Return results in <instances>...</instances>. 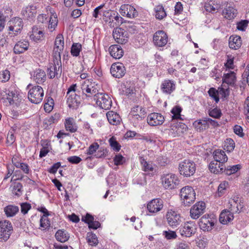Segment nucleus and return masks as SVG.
I'll use <instances>...</instances> for the list:
<instances>
[{
	"label": "nucleus",
	"mask_w": 249,
	"mask_h": 249,
	"mask_svg": "<svg viewBox=\"0 0 249 249\" xmlns=\"http://www.w3.org/2000/svg\"><path fill=\"white\" fill-rule=\"evenodd\" d=\"M44 105V109L46 112L49 113L51 112L53 108L54 104L53 100L52 97H48Z\"/></svg>",
	"instance_id": "obj_50"
},
{
	"label": "nucleus",
	"mask_w": 249,
	"mask_h": 249,
	"mask_svg": "<svg viewBox=\"0 0 249 249\" xmlns=\"http://www.w3.org/2000/svg\"><path fill=\"white\" fill-rule=\"evenodd\" d=\"M103 19L106 22H108L109 26L112 28H118L123 23V18L118 13L113 10L103 11Z\"/></svg>",
	"instance_id": "obj_3"
},
{
	"label": "nucleus",
	"mask_w": 249,
	"mask_h": 249,
	"mask_svg": "<svg viewBox=\"0 0 249 249\" xmlns=\"http://www.w3.org/2000/svg\"><path fill=\"white\" fill-rule=\"evenodd\" d=\"M108 155V150L106 148L101 147L100 149L95 154L94 157L96 158H102L107 157Z\"/></svg>",
	"instance_id": "obj_60"
},
{
	"label": "nucleus",
	"mask_w": 249,
	"mask_h": 249,
	"mask_svg": "<svg viewBox=\"0 0 249 249\" xmlns=\"http://www.w3.org/2000/svg\"><path fill=\"white\" fill-rule=\"evenodd\" d=\"M99 148V145L97 142H94L91 144L88 149L87 150V155H92L94 154Z\"/></svg>",
	"instance_id": "obj_61"
},
{
	"label": "nucleus",
	"mask_w": 249,
	"mask_h": 249,
	"mask_svg": "<svg viewBox=\"0 0 249 249\" xmlns=\"http://www.w3.org/2000/svg\"><path fill=\"white\" fill-rule=\"evenodd\" d=\"M224 147V149L229 152L232 151L235 147L234 141L231 138L227 139L225 141Z\"/></svg>",
	"instance_id": "obj_51"
},
{
	"label": "nucleus",
	"mask_w": 249,
	"mask_h": 249,
	"mask_svg": "<svg viewBox=\"0 0 249 249\" xmlns=\"http://www.w3.org/2000/svg\"><path fill=\"white\" fill-rule=\"evenodd\" d=\"M219 93L221 95V98L223 99H227L230 95V89L229 87L225 89L223 87L218 88Z\"/></svg>",
	"instance_id": "obj_58"
},
{
	"label": "nucleus",
	"mask_w": 249,
	"mask_h": 249,
	"mask_svg": "<svg viewBox=\"0 0 249 249\" xmlns=\"http://www.w3.org/2000/svg\"><path fill=\"white\" fill-rule=\"evenodd\" d=\"M205 203L204 202H198L190 209L191 217L194 219H197L200 215L205 212Z\"/></svg>",
	"instance_id": "obj_17"
},
{
	"label": "nucleus",
	"mask_w": 249,
	"mask_h": 249,
	"mask_svg": "<svg viewBox=\"0 0 249 249\" xmlns=\"http://www.w3.org/2000/svg\"><path fill=\"white\" fill-rule=\"evenodd\" d=\"M166 218L168 225L173 229L177 228L181 221L180 214L172 210L167 212Z\"/></svg>",
	"instance_id": "obj_10"
},
{
	"label": "nucleus",
	"mask_w": 249,
	"mask_h": 249,
	"mask_svg": "<svg viewBox=\"0 0 249 249\" xmlns=\"http://www.w3.org/2000/svg\"><path fill=\"white\" fill-rule=\"evenodd\" d=\"M213 158L214 161L223 164L228 160V157L225 152L222 150H216L213 152Z\"/></svg>",
	"instance_id": "obj_32"
},
{
	"label": "nucleus",
	"mask_w": 249,
	"mask_h": 249,
	"mask_svg": "<svg viewBox=\"0 0 249 249\" xmlns=\"http://www.w3.org/2000/svg\"><path fill=\"white\" fill-rule=\"evenodd\" d=\"M155 17L159 19H162L166 16V13L162 5H158L155 8Z\"/></svg>",
	"instance_id": "obj_48"
},
{
	"label": "nucleus",
	"mask_w": 249,
	"mask_h": 249,
	"mask_svg": "<svg viewBox=\"0 0 249 249\" xmlns=\"http://www.w3.org/2000/svg\"><path fill=\"white\" fill-rule=\"evenodd\" d=\"M36 7L33 5L23 8L21 11V15L23 18L27 20H33L36 16Z\"/></svg>",
	"instance_id": "obj_19"
},
{
	"label": "nucleus",
	"mask_w": 249,
	"mask_h": 249,
	"mask_svg": "<svg viewBox=\"0 0 249 249\" xmlns=\"http://www.w3.org/2000/svg\"><path fill=\"white\" fill-rule=\"evenodd\" d=\"M63 49H60L58 48H53V62L54 64L59 66V67H62L61 60V53Z\"/></svg>",
	"instance_id": "obj_40"
},
{
	"label": "nucleus",
	"mask_w": 249,
	"mask_h": 249,
	"mask_svg": "<svg viewBox=\"0 0 249 249\" xmlns=\"http://www.w3.org/2000/svg\"><path fill=\"white\" fill-rule=\"evenodd\" d=\"M40 226L43 230H49L50 227V223L47 217L41 216L40 219Z\"/></svg>",
	"instance_id": "obj_56"
},
{
	"label": "nucleus",
	"mask_w": 249,
	"mask_h": 249,
	"mask_svg": "<svg viewBox=\"0 0 249 249\" xmlns=\"http://www.w3.org/2000/svg\"><path fill=\"white\" fill-rule=\"evenodd\" d=\"M67 96H68L67 103L70 108H76L80 104L81 99L80 96L76 93H71Z\"/></svg>",
	"instance_id": "obj_20"
},
{
	"label": "nucleus",
	"mask_w": 249,
	"mask_h": 249,
	"mask_svg": "<svg viewBox=\"0 0 249 249\" xmlns=\"http://www.w3.org/2000/svg\"><path fill=\"white\" fill-rule=\"evenodd\" d=\"M2 102L6 106L17 104L19 99L18 92L13 87L5 88L0 91Z\"/></svg>",
	"instance_id": "obj_2"
},
{
	"label": "nucleus",
	"mask_w": 249,
	"mask_h": 249,
	"mask_svg": "<svg viewBox=\"0 0 249 249\" xmlns=\"http://www.w3.org/2000/svg\"><path fill=\"white\" fill-rule=\"evenodd\" d=\"M82 45L79 43H73L71 47V54L74 57H77L79 55L80 52L82 51Z\"/></svg>",
	"instance_id": "obj_46"
},
{
	"label": "nucleus",
	"mask_w": 249,
	"mask_h": 249,
	"mask_svg": "<svg viewBox=\"0 0 249 249\" xmlns=\"http://www.w3.org/2000/svg\"><path fill=\"white\" fill-rule=\"evenodd\" d=\"M87 242L91 246H96L98 243V240L95 234L92 233H88L87 237Z\"/></svg>",
	"instance_id": "obj_53"
},
{
	"label": "nucleus",
	"mask_w": 249,
	"mask_h": 249,
	"mask_svg": "<svg viewBox=\"0 0 249 249\" xmlns=\"http://www.w3.org/2000/svg\"><path fill=\"white\" fill-rule=\"evenodd\" d=\"M4 212L7 217H12L18 212V207L17 206L9 205L4 208Z\"/></svg>",
	"instance_id": "obj_41"
},
{
	"label": "nucleus",
	"mask_w": 249,
	"mask_h": 249,
	"mask_svg": "<svg viewBox=\"0 0 249 249\" xmlns=\"http://www.w3.org/2000/svg\"><path fill=\"white\" fill-rule=\"evenodd\" d=\"M197 231V226L194 221H187L179 229V232L182 236L190 237L193 236Z\"/></svg>",
	"instance_id": "obj_8"
},
{
	"label": "nucleus",
	"mask_w": 249,
	"mask_h": 249,
	"mask_svg": "<svg viewBox=\"0 0 249 249\" xmlns=\"http://www.w3.org/2000/svg\"><path fill=\"white\" fill-rule=\"evenodd\" d=\"M140 161L142 165V170L145 172L153 171L154 168L152 164L148 163L142 157H140Z\"/></svg>",
	"instance_id": "obj_45"
},
{
	"label": "nucleus",
	"mask_w": 249,
	"mask_h": 249,
	"mask_svg": "<svg viewBox=\"0 0 249 249\" xmlns=\"http://www.w3.org/2000/svg\"><path fill=\"white\" fill-rule=\"evenodd\" d=\"M153 42L158 47H163L167 43L168 36L166 33L162 30L157 31L153 36Z\"/></svg>",
	"instance_id": "obj_14"
},
{
	"label": "nucleus",
	"mask_w": 249,
	"mask_h": 249,
	"mask_svg": "<svg viewBox=\"0 0 249 249\" xmlns=\"http://www.w3.org/2000/svg\"><path fill=\"white\" fill-rule=\"evenodd\" d=\"M21 206V212L23 214H25L27 213L29 210L31 209V205L27 202L22 203L20 204Z\"/></svg>",
	"instance_id": "obj_64"
},
{
	"label": "nucleus",
	"mask_w": 249,
	"mask_h": 249,
	"mask_svg": "<svg viewBox=\"0 0 249 249\" xmlns=\"http://www.w3.org/2000/svg\"><path fill=\"white\" fill-rule=\"evenodd\" d=\"M209 169L211 172L217 174L223 173L224 165L223 164L218 163L215 161H211L209 164Z\"/></svg>",
	"instance_id": "obj_31"
},
{
	"label": "nucleus",
	"mask_w": 249,
	"mask_h": 249,
	"mask_svg": "<svg viewBox=\"0 0 249 249\" xmlns=\"http://www.w3.org/2000/svg\"><path fill=\"white\" fill-rule=\"evenodd\" d=\"M109 145L116 152H118L121 149V145L116 141L115 137H111L108 140Z\"/></svg>",
	"instance_id": "obj_49"
},
{
	"label": "nucleus",
	"mask_w": 249,
	"mask_h": 249,
	"mask_svg": "<svg viewBox=\"0 0 249 249\" xmlns=\"http://www.w3.org/2000/svg\"><path fill=\"white\" fill-rule=\"evenodd\" d=\"M178 170L180 175L185 177H189L195 174L196 165L191 160H185L179 163Z\"/></svg>",
	"instance_id": "obj_4"
},
{
	"label": "nucleus",
	"mask_w": 249,
	"mask_h": 249,
	"mask_svg": "<svg viewBox=\"0 0 249 249\" xmlns=\"http://www.w3.org/2000/svg\"><path fill=\"white\" fill-rule=\"evenodd\" d=\"M241 168V166L240 164H237L232 166H228L226 167L224 166L223 173L227 175H231V174L236 173Z\"/></svg>",
	"instance_id": "obj_44"
},
{
	"label": "nucleus",
	"mask_w": 249,
	"mask_h": 249,
	"mask_svg": "<svg viewBox=\"0 0 249 249\" xmlns=\"http://www.w3.org/2000/svg\"><path fill=\"white\" fill-rule=\"evenodd\" d=\"M56 239L60 242L64 243L69 239V234L64 230H59L55 234Z\"/></svg>",
	"instance_id": "obj_37"
},
{
	"label": "nucleus",
	"mask_w": 249,
	"mask_h": 249,
	"mask_svg": "<svg viewBox=\"0 0 249 249\" xmlns=\"http://www.w3.org/2000/svg\"><path fill=\"white\" fill-rule=\"evenodd\" d=\"M236 10L231 6H229L223 10V15L228 19L234 18L236 15Z\"/></svg>",
	"instance_id": "obj_38"
},
{
	"label": "nucleus",
	"mask_w": 249,
	"mask_h": 249,
	"mask_svg": "<svg viewBox=\"0 0 249 249\" xmlns=\"http://www.w3.org/2000/svg\"><path fill=\"white\" fill-rule=\"evenodd\" d=\"M11 22L15 27V32L16 33L15 34L16 35L22 29L23 25L22 19L20 18L15 17L13 18Z\"/></svg>",
	"instance_id": "obj_43"
},
{
	"label": "nucleus",
	"mask_w": 249,
	"mask_h": 249,
	"mask_svg": "<svg viewBox=\"0 0 249 249\" xmlns=\"http://www.w3.org/2000/svg\"><path fill=\"white\" fill-rule=\"evenodd\" d=\"M95 101L101 108L105 110L109 109L112 105L111 99L106 93L100 92Z\"/></svg>",
	"instance_id": "obj_11"
},
{
	"label": "nucleus",
	"mask_w": 249,
	"mask_h": 249,
	"mask_svg": "<svg viewBox=\"0 0 249 249\" xmlns=\"http://www.w3.org/2000/svg\"><path fill=\"white\" fill-rule=\"evenodd\" d=\"M33 80L38 84H42L44 83L46 78V75L45 71L41 69H37L33 71V73H31Z\"/></svg>",
	"instance_id": "obj_25"
},
{
	"label": "nucleus",
	"mask_w": 249,
	"mask_h": 249,
	"mask_svg": "<svg viewBox=\"0 0 249 249\" xmlns=\"http://www.w3.org/2000/svg\"><path fill=\"white\" fill-rule=\"evenodd\" d=\"M234 218L233 214L228 210H224L219 215V220L221 223L226 224L232 221Z\"/></svg>",
	"instance_id": "obj_27"
},
{
	"label": "nucleus",
	"mask_w": 249,
	"mask_h": 249,
	"mask_svg": "<svg viewBox=\"0 0 249 249\" xmlns=\"http://www.w3.org/2000/svg\"><path fill=\"white\" fill-rule=\"evenodd\" d=\"M113 36L119 44H124L128 41L127 32L121 28H116L113 31Z\"/></svg>",
	"instance_id": "obj_12"
},
{
	"label": "nucleus",
	"mask_w": 249,
	"mask_h": 249,
	"mask_svg": "<svg viewBox=\"0 0 249 249\" xmlns=\"http://www.w3.org/2000/svg\"><path fill=\"white\" fill-rule=\"evenodd\" d=\"M228 210L233 214L236 213H239V211L243 208V204L241 203V201L239 203H236L235 201H230Z\"/></svg>",
	"instance_id": "obj_35"
},
{
	"label": "nucleus",
	"mask_w": 249,
	"mask_h": 249,
	"mask_svg": "<svg viewBox=\"0 0 249 249\" xmlns=\"http://www.w3.org/2000/svg\"><path fill=\"white\" fill-rule=\"evenodd\" d=\"M163 235L167 240L175 239L177 237L176 231L170 230L164 231L163 232Z\"/></svg>",
	"instance_id": "obj_59"
},
{
	"label": "nucleus",
	"mask_w": 249,
	"mask_h": 249,
	"mask_svg": "<svg viewBox=\"0 0 249 249\" xmlns=\"http://www.w3.org/2000/svg\"><path fill=\"white\" fill-rule=\"evenodd\" d=\"M65 127L67 131L74 133L77 130V126L72 118L69 117L65 119Z\"/></svg>",
	"instance_id": "obj_33"
},
{
	"label": "nucleus",
	"mask_w": 249,
	"mask_h": 249,
	"mask_svg": "<svg viewBox=\"0 0 249 249\" xmlns=\"http://www.w3.org/2000/svg\"><path fill=\"white\" fill-rule=\"evenodd\" d=\"M164 121V117L160 113L153 112L148 115L147 123L151 126L161 125Z\"/></svg>",
	"instance_id": "obj_18"
},
{
	"label": "nucleus",
	"mask_w": 249,
	"mask_h": 249,
	"mask_svg": "<svg viewBox=\"0 0 249 249\" xmlns=\"http://www.w3.org/2000/svg\"><path fill=\"white\" fill-rule=\"evenodd\" d=\"M213 120L211 119H208V120H199L196 121L193 123V125L195 128L199 132L205 130L208 127V122H211Z\"/></svg>",
	"instance_id": "obj_30"
},
{
	"label": "nucleus",
	"mask_w": 249,
	"mask_h": 249,
	"mask_svg": "<svg viewBox=\"0 0 249 249\" xmlns=\"http://www.w3.org/2000/svg\"><path fill=\"white\" fill-rule=\"evenodd\" d=\"M107 117L109 123L112 125H117L119 124L120 117L118 114L113 111H109L107 113Z\"/></svg>",
	"instance_id": "obj_34"
},
{
	"label": "nucleus",
	"mask_w": 249,
	"mask_h": 249,
	"mask_svg": "<svg viewBox=\"0 0 249 249\" xmlns=\"http://www.w3.org/2000/svg\"><path fill=\"white\" fill-rule=\"evenodd\" d=\"M110 54L116 59L121 58L124 55V51L118 45H112L108 48Z\"/></svg>",
	"instance_id": "obj_24"
},
{
	"label": "nucleus",
	"mask_w": 249,
	"mask_h": 249,
	"mask_svg": "<svg viewBox=\"0 0 249 249\" xmlns=\"http://www.w3.org/2000/svg\"><path fill=\"white\" fill-rule=\"evenodd\" d=\"M222 115L221 111L216 108L212 109L209 111V115L214 118H219Z\"/></svg>",
	"instance_id": "obj_63"
},
{
	"label": "nucleus",
	"mask_w": 249,
	"mask_h": 249,
	"mask_svg": "<svg viewBox=\"0 0 249 249\" xmlns=\"http://www.w3.org/2000/svg\"><path fill=\"white\" fill-rule=\"evenodd\" d=\"M218 91L214 88H211L209 91L208 94L210 97L213 98L216 103H218L219 101V98L218 96Z\"/></svg>",
	"instance_id": "obj_57"
},
{
	"label": "nucleus",
	"mask_w": 249,
	"mask_h": 249,
	"mask_svg": "<svg viewBox=\"0 0 249 249\" xmlns=\"http://www.w3.org/2000/svg\"><path fill=\"white\" fill-rule=\"evenodd\" d=\"M13 231V227L10 222L7 220L0 221V242L7 241Z\"/></svg>",
	"instance_id": "obj_7"
},
{
	"label": "nucleus",
	"mask_w": 249,
	"mask_h": 249,
	"mask_svg": "<svg viewBox=\"0 0 249 249\" xmlns=\"http://www.w3.org/2000/svg\"><path fill=\"white\" fill-rule=\"evenodd\" d=\"M62 72V67H59L56 64H51L50 65L49 67L47 70V74L50 78L53 79L55 76L57 77L61 75Z\"/></svg>",
	"instance_id": "obj_21"
},
{
	"label": "nucleus",
	"mask_w": 249,
	"mask_h": 249,
	"mask_svg": "<svg viewBox=\"0 0 249 249\" xmlns=\"http://www.w3.org/2000/svg\"><path fill=\"white\" fill-rule=\"evenodd\" d=\"M60 115L59 114L55 113L53 115L51 116L48 118H46L44 120L43 125L44 126L47 128L52 124L57 122L59 120Z\"/></svg>",
	"instance_id": "obj_42"
},
{
	"label": "nucleus",
	"mask_w": 249,
	"mask_h": 249,
	"mask_svg": "<svg viewBox=\"0 0 249 249\" xmlns=\"http://www.w3.org/2000/svg\"><path fill=\"white\" fill-rule=\"evenodd\" d=\"M180 196L185 206H189L196 199V193L191 186H187L182 188L180 192Z\"/></svg>",
	"instance_id": "obj_6"
},
{
	"label": "nucleus",
	"mask_w": 249,
	"mask_h": 249,
	"mask_svg": "<svg viewBox=\"0 0 249 249\" xmlns=\"http://www.w3.org/2000/svg\"><path fill=\"white\" fill-rule=\"evenodd\" d=\"M64 38L62 35L59 34L56 36L55 42H54V46L55 48H58L60 49H64Z\"/></svg>",
	"instance_id": "obj_52"
},
{
	"label": "nucleus",
	"mask_w": 249,
	"mask_h": 249,
	"mask_svg": "<svg viewBox=\"0 0 249 249\" xmlns=\"http://www.w3.org/2000/svg\"><path fill=\"white\" fill-rule=\"evenodd\" d=\"M162 183L166 189H173L175 188L179 183V180L175 174H167L164 175L162 178Z\"/></svg>",
	"instance_id": "obj_9"
},
{
	"label": "nucleus",
	"mask_w": 249,
	"mask_h": 249,
	"mask_svg": "<svg viewBox=\"0 0 249 249\" xmlns=\"http://www.w3.org/2000/svg\"><path fill=\"white\" fill-rule=\"evenodd\" d=\"M204 7L206 11L211 13H214L219 9L220 7V5L215 3L214 1L210 0L205 3Z\"/></svg>",
	"instance_id": "obj_39"
},
{
	"label": "nucleus",
	"mask_w": 249,
	"mask_h": 249,
	"mask_svg": "<svg viewBox=\"0 0 249 249\" xmlns=\"http://www.w3.org/2000/svg\"><path fill=\"white\" fill-rule=\"evenodd\" d=\"M228 185V182L226 181H223L219 185L217 189V195L218 196H222L225 193V190Z\"/></svg>",
	"instance_id": "obj_54"
},
{
	"label": "nucleus",
	"mask_w": 249,
	"mask_h": 249,
	"mask_svg": "<svg viewBox=\"0 0 249 249\" xmlns=\"http://www.w3.org/2000/svg\"><path fill=\"white\" fill-rule=\"evenodd\" d=\"M199 226L203 231H210L214 225V220H213L209 214H205L199 219Z\"/></svg>",
	"instance_id": "obj_15"
},
{
	"label": "nucleus",
	"mask_w": 249,
	"mask_h": 249,
	"mask_svg": "<svg viewBox=\"0 0 249 249\" xmlns=\"http://www.w3.org/2000/svg\"><path fill=\"white\" fill-rule=\"evenodd\" d=\"M43 36L44 33L42 31L38 30L36 27H33L32 32L30 35L31 39L35 41H37L41 40Z\"/></svg>",
	"instance_id": "obj_36"
},
{
	"label": "nucleus",
	"mask_w": 249,
	"mask_h": 249,
	"mask_svg": "<svg viewBox=\"0 0 249 249\" xmlns=\"http://www.w3.org/2000/svg\"><path fill=\"white\" fill-rule=\"evenodd\" d=\"M22 185L21 183L16 182L13 186V192L17 196H19L21 193Z\"/></svg>",
	"instance_id": "obj_62"
},
{
	"label": "nucleus",
	"mask_w": 249,
	"mask_h": 249,
	"mask_svg": "<svg viewBox=\"0 0 249 249\" xmlns=\"http://www.w3.org/2000/svg\"><path fill=\"white\" fill-rule=\"evenodd\" d=\"M44 97V90L39 86H35L28 91V98L34 104H38L41 102Z\"/></svg>",
	"instance_id": "obj_5"
},
{
	"label": "nucleus",
	"mask_w": 249,
	"mask_h": 249,
	"mask_svg": "<svg viewBox=\"0 0 249 249\" xmlns=\"http://www.w3.org/2000/svg\"><path fill=\"white\" fill-rule=\"evenodd\" d=\"M98 88L95 83L85 80L81 85L82 99L89 102L95 101L100 93Z\"/></svg>",
	"instance_id": "obj_1"
},
{
	"label": "nucleus",
	"mask_w": 249,
	"mask_h": 249,
	"mask_svg": "<svg viewBox=\"0 0 249 249\" xmlns=\"http://www.w3.org/2000/svg\"><path fill=\"white\" fill-rule=\"evenodd\" d=\"M120 9L122 11V14L125 15L128 18H134L138 15L135 8L129 4L122 5Z\"/></svg>",
	"instance_id": "obj_23"
},
{
	"label": "nucleus",
	"mask_w": 249,
	"mask_h": 249,
	"mask_svg": "<svg viewBox=\"0 0 249 249\" xmlns=\"http://www.w3.org/2000/svg\"><path fill=\"white\" fill-rule=\"evenodd\" d=\"M236 81V73L234 71H230L224 73L222 77V83H226L229 86L234 87Z\"/></svg>",
	"instance_id": "obj_26"
},
{
	"label": "nucleus",
	"mask_w": 249,
	"mask_h": 249,
	"mask_svg": "<svg viewBox=\"0 0 249 249\" xmlns=\"http://www.w3.org/2000/svg\"><path fill=\"white\" fill-rule=\"evenodd\" d=\"M182 108L180 106H175L171 111V112L173 114L172 116V120L176 119L182 120L180 114Z\"/></svg>",
	"instance_id": "obj_47"
},
{
	"label": "nucleus",
	"mask_w": 249,
	"mask_h": 249,
	"mask_svg": "<svg viewBox=\"0 0 249 249\" xmlns=\"http://www.w3.org/2000/svg\"><path fill=\"white\" fill-rule=\"evenodd\" d=\"M110 70L112 75L117 78H122L126 72L124 64L119 62L114 63L112 64Z\"/></svg>",
	"instance_id": "obj_16"
},
{
	"label": "nucleus",
	"mask_w": 249,
	"mask_h": 249,
	"mask_svg": "<svg viewBox=\"0 0 249 249\" xmlns=\"http://www.w3.org/2000/svg\"><path fill=\"white\" fill-rule=\"evenodd\" d=\"M163 208V201L160 198H154L148 202L147 209L148 212L152 213H156L160 211Z\"/></svg>",
	"instance_id": "obj_13"
},
{
	"label": "nucleus",
	"mask_w": 249,
	"mask_h": 249,
	"mask_svg": "<svg viewBox=\"0 0 249 249\" xmlns=\"http://www.w3.org/2000/svg\"><path fill=\"white\" fill-rule=\"evenodd\" d=\"M175 89L174 82L170 80H164L161 85V89L164 93L170 94Z\"/></svg>",
	"instance_id": "obj_22"
},
{
	"label": "nucleus",
	"mask_w": 249,
	"mask_h": 249,
	"mask_svg": "<svg viewBox=\"0 0 249 249\" xmlns=\"http://www.w3.org/2000/svg\"><path fill=\"white\" fill-rule=\"evenodd\" d=\"M242 45V40L240 36H231L229 41L230 48L234 50L238 49Z\"/></svg>",
	"instance_id": "obj_29"
},
{
	"label": "nucleus",
	"mask_w": 249,
	"mask_h": 249,
	"mask_svg": "<svg viewBox=\"0 0 249 249\" xmlns=\"http://www.w3.org/2000/svg\"><path fill=\"white\" fill-rule=\"evenodd\" d=\"M29 46L28 41H18L14 47V52L16 54H19L23 53L27 50Z\"/></svg>",
	"instance_id": "obj_28"
},
{
	"label": "nucleus",
	"mask_w": 249,
	"mask_h": 249,
	"mask_svg": "<svg viewBox=\"0 0 249 249\" xmlns=\"http://www.w3.org/2000/svg\"><path fill=\"white\" fill-rule=\"evenodd\" d=\"M10 78V72L8 70H5L0 71V80L2 82H6Z\"/></svg>",
	"instance_id": "obj_55"
}]
</instances>
